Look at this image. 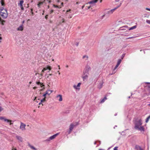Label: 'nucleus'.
<instances>
[{
  "label": "nucleus",
  "instance_id": "obj_57",
  "mask_svg": "<svg viewBox=\"0 0 150 150\" xmlns=\"http://www.w3.org/2000/svg\"><path fill=\"white\" fill-rule=\"evenodd\" d=\"M119 1V0H115L116 1Z\"/></svg>",
  "mask_w": 150,
  "mask_h": 150
},
{
  "label": "nucleus",
  "instance_id": "obj_4",
  "mask_svg": "<svg viewBox=\"0 0 150 150\" xmlns=\"http://www.w3.org/2000/svg\"><path fill=\"white\" fill-rule=\"evenodd\" d=\"M98 0H92L87 3L86 4H90L91 6L92 7L95 5V4L98 1Z\"/></svg>",
  "mask_w": 150,
  "mask_h": 150
},
{
  "label": "nucleus",
  "instance_id": "obj_22",
  "mask_svg": "<svg viewBox=\"0 0 150 150\" xmlns=\"http://www.w3.org/2000/svg\"><path fill=\"white\" fill-rule=\"evenodd\" d=\"M0 2L1 3L2 6H4L5 4L4 3V0H1Z\"/></svg>",
  "mask_w": 150,
  "mask_h": 150
},
{
  "label": "nucleus",
  "instance_id": "obj_31",
  "mask_svg": "<svg viewBox=\"0 0 150 150\" xmlns=\"http://www.w3.org/2000/svg\"><path fill=\"white\" fill-rule=\"evenodd\" d=\"M124 28H128V26H125L123 27H122L121 28L122 29H121L120 30H125V29Z\"/></svg>",
  "mask_w": 150,
  "mask_h": 150
},
{
  "label": "nucleus",
  "instance_id": "obj_54",
  "mask_svg": "<svg viewBox=\"0 0 150 150\" xmlns=\"http://www.w3.org/2000/svg\"><path fill=\"white\" fill-rule=\"evenodd\" d=\"M1 37H0V42H1Z\"/></svg>",
  "mask_w": 150,
  "mask_h": 150
},
{
  "label": "nucleus",
  "instance_id": "obj_21",
  "mask_svg": "<svg viewBox=\"0 0 150 150\" xmlns=\"http://www.w3.org/2000/svg\"><path fill=\"white\" fill-rule=\"evenodd\" d=\"M103 82H102V83H100V84L98 86V88L99 89L101 88L103 86Z\"/></svg>",
  "mask_w": 150,
  "mask_h": 150
},
{
  "label": "nucleus",
  "instance_id": "obj_23",
  "mask_svg": "<svg viewBox=\"0 0 150 150\" xmlns=\"http://www.w3.org/2000/svg\"><path fill=\"white\" fill-rule=\"evenodd\" d=\"M137 28V26L136 25H134V26L131 28H130L129 29V30H133V29H135L136 28Z\"/></svg>",
  "mask_w": 150,
  "mask_h": 150
},
{
  "label": "nucleus",
  "instance_id": "obj_32",
  "mask_svg": "<svg viewBox=\"0 0 150 150\" xmlns=\"http://www.w3.org/2000/svg\"><path fill=\"white\" fill-rule=\"evenodd\" d=\"M0 10L1 12H2V11L7 10L6 9H4V8L3 7L1 8Z\"/></svg>",
  "mask_w": 150,
  "mask_h": 150
},
{
  "label": "nucleus",
  "instance_id": "obj_28",
  "mask_svg": "<svg viewBox=\"0 0 150 150\" xmlns=\"http://www.w3.org/2000/svg\"><path fill=\"white\" fill-rule=\"evenodd\" d=\"M122 60L121 59H119L117 61V64H119V65L120 64Z\"/></svg>",
  "mask_w": 150,
  "mask_h": 150
},
{
  "label": "nucleus",
  "instance_id": "obj_37",
  "mask_svg": "<svg viewBox=\"0 0 150 150\" xmlns=\"http://www.w3.org/2000/svg\"><path fill=\"white\" fill-rule=\"evenodd\" d=\"M72 131H70V130L69 129V130L67 132V133H68V134H70Z\"/></svg>",
  "mask_w": 150,
  "mask_h": 150
},
{
  "label": "nucleus",
  "instance_id": "obj_51",
  "mask_svg": "<svg viewBox=\"0 0 150 150\" xmlns=\"http://www.w3.org/2000/svg\"><path fill=\"white\" fill-rule=\"evenodd\" d=\"M57 72L58 73V74H59V75H60V73L59 72V71H58Z\"/></svg>",
  "mask_w": 150,
  "mask_h": 150
},
{
  "label": "nucleus",
  "instance_id": "obj_8",
  "mask_svg": "<svg viewBox=\"0 0 150 150\" xmlns=\"http://www.w3.org/2000/svg\"><path fill=\"white\" fill-rule=\"evenodd\" d=\"M26 125L24 124L22 122L21 123V125L20 126V129L22 131H24L25 130V127Z\"/></svg>",
  "mask_w": 150,
  "mask_h": 150
},
{
  "label": "nucleus",
  "instance_id": "obj_14",
  "mask_svg": "<svg viewBox=\"0 0 150 150\" xmlns=\"http://www.w3.org/2000/svg\"><path fill=\"white\" fill-rule=\"evenodd\" d=\"M23 24L21 25L20 26H19L17 29L18 31H22L23 30Z\"/></svg>",
  "mask_w": 150,
  "mask_h": 150
},
{
  "label": "nucleus",
  "instance_id": "obj_24",
  "mask_svg": "<svg viewBox=\"0 0 150 150\" xmlns=\"http://www.w3.org/2000/svg\"><path fill=\"white\" fill-rule=\"evenodd\" d=\"M36 83L38 85H40V86L41 87L42 86H44V85L42 84L40 82H36Z\"/></svg>",
  "mask_w": 150,
  "mask_h": 150
},
{
  "label": "nucleus",
  "instance_id": "obj_1",
  "mask_svg": "<svg viewBox=\"0 0 150 150\" xmlns=\"http://www.w3.org/2000/svg\"><path fill=\"white\" fill-rule=\"evenodd\" d=\"M142 124V120L140 119L136 122L135 124L134 128L141 132L144 131V128L143 126H141Z\"/></svg>",
  "mask_w": 150,
  "mask_h": 150
},
{
  "label": "nucleus",
  "instance_id": "obj_40",
  "mask_svg": "<svg viewBox=\"0 0 150 150\" xmlns=\"http://www.w3.org/2000/svg\"><path fill=\"white\" fill-rule=\"evenodd\" d=\"M41 104H42V105H43V104H42V103H41V102H40V103H39V104H38L39 105H41Z\"/></svg>",
  "mask_w": 150,
  "mask_h": 150
},
{
  "label": "nucleus",
  "instance_id": "obj_2",
  "mask_svg": "<svg viewBox=\"0 0 150 150\" xmlns=\"http://www.w3.org/2000/svg\"><path fill=\"white\" fill-rule=\"evenodd\" d=\"M46 1L48 2L49 3H50L51 2V1L50 0H42L41 1L38 2L37 5L38 7L40 8V6L42 5L44 3L46 4L47 3Z\"/></svg>",
  "mask_w": 150,
  "mask_h": 150
},
{
  "label": "nucleus",
  "instance_id": "obj_18",
  "mask_svg": "<svg viewBox=\"0 0 150 150\" xmlns=\"http://www.w3.org/2000/svg\"><path fill=\"white\" fill-rule=\"evenodd\" d=\"M117 67H117L115 66V67L114 68V69L113 70L112 74H111V75H112L113 74H114L116 72V71H115V70L117 68Z\"/></svg>",
  "mask_w": 150,
  "mask_h": 150
},
{
  "label": "nucleus",
  "instance_id": "obj_45",
  "mask_svg": "<svg viewBox=\"0 0 150 150\" xmlns=\"http://www.w3.org/2000/svg\"><path fill=\"white\" fill-rule=\"evenodd\" d=\"M21 8V10H23L24 9V8H23V7H22V8Z\"/></svg>",
  "mask_w": 150,
  "mask_h": 150
},
{
  "label": "nucleus",
  "instance_id": "obj_15",
  "mask_svg": "<svg viewBox=\"0 0 150 150\" xmlns=\"http://www.w3.org/2000/svg\"><path fill=\"white\" fill-rule=\"evenodd\" d=\"M28 146L29 147H30L31 148V149H32L33 150H38V149H37L35 148L33 146L31 145L28 142Z\"/></svg>",
  "mask_w": 150,
  "mask_h": 150
},
{
  "label": "nucleus",
  "instance_id": "obj_38",
  "mask_svg": "<svg viewBox=\"0 0 150 150\" xmlns=\"http://www.w3.org/2000/svg\"><path fill=\"white\" fill-rule=\"evenodd\" d=\"M53 11H54L53 10H52V9L50 11V14L52 13L53 12Z\"/></svg>",
  "mask_w": 150,
  "mask_h": 150
},
{
  "label": "nucleus",
  "instance_id": "obj_52",
  "mask_svg": "<svg viewBox=\"0 0 150 150\" xmlns=\"http://www.w3.org/2000/svg\"><path fill=\"white\" fill-rule=\"evenodd\" d=\"M78 44H79V43H77L76 44V46H78Z\"/></svg>",
  "mask_w": 150,
  "mask_h": 150
},
{
  "label": "nucleus",
  "instance_id": "obj_6",
  "mask_svg": "<svg viewBox=\"0 0 150 150\" xmlns=\"http://www.w3.org/2000/svg\"><path fill=\"white\" fill-rule=\"evenodd\" d=\"M81 84V83H79L77 85H73V87L76 90L79 91L80 89V86Z\"/></svg>",
  "mask_w": 150,
  "mask_h": 150
},
{
  "label": "nucleus",
  "instance_id": "obj_36",
  "mask_svg": "<svg viewBox=\"0 0 150 150\" xmlns=\"http://www.w3.org/2000/svg\"><path fill=\"white\" fill-rule=\"evenodd\" d=\"M118 148V147L116 146L114 148L113 150H118V149H117Z\"/></svg>",
  "mask_w": 150,
  "mask_h": 150
},
{
  "label": "nucleus",
  "instance_id": "obj_10",
  "mask_svg": "<svg viewBox=\"0 0 150 150\" xmlns=\"http://www.w3.org/2000/svg\"><path fill=\"white\" fill-rule=\"evenodd\" d=\"M83 75L82 76V77L83 79V81H85L88 78V75L87 74H85L84 72H83Z\"/></svg>",
  "mask_w": 150,
  "mask_h": 150
},
{
  "label": "nucleus",
  "instance_id": "obj_25",
  "mask_svg": "<svg viewBox=\"0 0 150 150\" xmlns=\"http://www.w3.org/2000/svg\"><path fill=\"white\" fill-rule=\"evenodd\" d=\"M83 58L85 59V60H87L88 58V57L87 55H84L83 57Z\"/></svg>",
  "mask_w": 150,
  "mask_h": 150
},
{
  "label": "nucleus",
  "instance_id": "obj_59",
  "mask_svg": "<svg viewBox=\"0 0 150 150\" xmlns=\"http://www.w3.org/2000/svg\"><path fill=\"white\" fill-rule=\"evenodd\" d=\"M36 87H34V88H34V89H36Z\"/></svg>",
  "mask_w": 150,
  "mask_h": 150
},
{
  "label": "nucleus",
  "instance_id": "obj_42",
  "mask_svg": "<svg viewBox=\"0 0 150 150\" xmlns=\"http://www.w3.org/2000/svg\"><path fill=\"white\" fill-rule=\"evenodd\" d=\"M18 6H20V8H22V7H23V5H18Z\"/></svg>",
  "mask_w": 150,
  "mask_h": 150
},
{
  "label": "nucleus",
  "instance_id": "obj_53",
  "mask_svg": "<svg viewBox=\"0 0 150 150\" xmlns=\"http://www.w3.org/2000/svg\"><path fill=\"white\" fill-rule=\"evenodd\" d=\"M119 64H117V65H116V66H117V67H118L119 66Z\"/></svg>",
  "mask_w": 150,
  "mask_h": 150
},
{
  "label": "nucleus",
  "instance_id": "obj_20",
  "mask_svg": "<svg viewBox=\"0 0 150 150\" xmlns=\"http://www.w3.org/2000/svg\"><path fill=\"white\" fill-rule=\"evenodd\" d=\"M107 99V98L106 97H105L103 98L102 99L100 103H103L104 101Z\"/></svg>",
  "mask_w": 150,
  "mask_h": 150
},
{
  "label": "nucleus",
  "instance_id": "obj_35",
  "mask_svg": "<svg viewBox=\"0 0 150 150\" xmlns=\"http://www.w3.org/2000/svg\"><path fill=\"white\" fill-rule=\"evenodd\" d=\"M146 21L147 23L150 24V20H147Z\"/></svg>",
  "mask_w": 150,
  "mask_h": 150
},
{
  "label": "nucleus",
  "instance_id": "obj_9",
  "mask_svg": "<svg viewBox=\"0 0 150 150\" xmlns=\"http://www.w3.org/2000/svg\"><path fill=\"white\" fill-rule=\"evenodd\" d=\"M16 139L18 140L19 142H23V138L21 136L17 135L16 136Z\"/></svg>",
  "mask_w": 150,
  "mask_h": 150
},
{
  "label": "nucleus",
  "instance_id": "obj_27",
  "mask_svg": "<svg viewBox=\"0 0 150 150\" xmlns=\"http://www.w3.org/2000/svg\"><path fill=\"white\" fill-rule=\"evenodd\" d=\"M53 6H54V7L55 8H61V6H57V5H54V4L53 5Z\"/></svg>",
  "mask_w": 150,
  "mask_h": 150
},
{
  "label": "nucleus",
  "instance_id": "obj_63",
  "mask_svg": "<svg viewBox=\"0 0 150 150\" xmlns=\"http://www.w3.org/2000/svg\"><path fill=\"white\" fill-rule=\"evenodd\" d=\"M49 8V6H48V8Z\"/></svg>",
  "mask_w": 150,
  "mask_h": 150
},
{
  "label": "nucleus",
  "instance_id": "obj_60",
  "mask_svg": "<svg viewBox=\"0 0 150 150\" xmlns=\"http://www.w3.org/2000/svg\"><path fill=\"white\" fill-rule=\"evenodd\" d=\"M36 99V97L35 98V99H34V100H35V99Z\"/></svg>",
  "mask_w": 150,
  "mask_h": 150
},
{
  "label": "nucleus",
  "instance_id": "obj_34",
  "mask_svg": "<svg viewBox=\"0 0 150 150\" xmlns=\"http://www.w3.org/2000/svg\"><path fill=\"white\" fill-rule=\"evenodd\" d=\"M92 7V6H91V5L89 6H86V7L87 8L86 9H89Z\"/></svg>",
  "mask_w": 150,
  "mask_h": 150
},
{
  "label": "nucleus",
  "instance_id": "obj_44",
  "mask_svg": "<svg viewBox=\"0 0 150 150\" xmlns=\"http://www.w3.org/2000/svg\"><path fill=\"white\" fill-rule=\"evenodd\" d=\"M69 16H70V18H71L72 17V14L70 15Z\"/></svg>",
  "mask_w": 150,
  "mask_h": 150
},
{
  "label": "nucleus",
  "instance_id": "obj_55",
  "mask_svg": "<svg viewBox=\"0 0 150 150\" xmlns=\"http://www.w3.org/2000/svg\"><path fill=\"white\" fill-rule=\"evenodd\" d=\"M57 2H60V0H58L57 1Z\"/></svg>",
  "mask_w": 150,
  "mask_h": 150
},
{
  "label": "nucleus",
  "instance_id": "obj_7",
  "mask_svg": "<svg viewBox=\"0 0 150 150\" xmlns=\"http://www.w3.org/2000/svg\"><path fill=\"white\" fill-rule=\"evenodd\" d=\"M51 69V67L49 66H47L45 67H44L42 71V73H43L45 71L47 70H49L50 71Z\"/></svg>",
  "mask_w": 150,
  "mask_h": 150
},
{
  "label": "nucleus",
  "instance_id": "obj_39",
  "mask_svg": "<svg viewBox=\"0 0 150 150\" xmlns=\"http://www.w3.org/2000/svg\"><path fill=\"white\" fill-rule=\"evenodd\" d=\"M46 93H45L43 95V96L44 97V98H45V97H46Z\"/></svg>",
  "mask_w": 150,
  "mask_h": 150
},
{
  "label": "nucleus",
  "instance_id": "obj_50",
  "mask_svg": "<svg viewBox=\"0 0 150 150\" xmlns=\"http://www.w3.org/2000/svg\"><path fill=\"white\" fill-rule=\"evenodd\" d=\"M24 22H25V21H23L22 22V24L23 23H24Z\"/></svg>",
  "mask_w": 150,
  "mask_h": 150
},
{
  "label": "nucleus",
  "instance_id": "obj_12",
  "mask_svg": "<svg viewBox=\"0 0 150 150\" xmlns=\"http://www.w3.org/2000/svg\"><path fill=\"white\" fill-rule=\"evenodd\" d=\"M56 98L59 101H61L62 100V96L61 95H58Z\"/></svg>",
  "mask_w": 150,
  "mask_h": 150
},
{
  "label": "nucleus",
  "instance_id": "obj_64",
  "mask_svg": "<svg viewBox=\"0 0 150 150\" xmlns=\"http://www.w3.org/2000/svg\"><path fill=\"white\" fill-rule=\"evenodd\" d=\"M14 149V150H17V149Z\"/></svg>",
  "mask_w": 150,
  "mask_h": 150
},
{
  "label": "nucleus",
  "instance_id": "obj_33",
  "mask_svg": "<svg viewBox=\"0 0 150 150\" xmlns=\"http://www.w3.org/2000/svg\"><path fill=\"white\" fill-rule=\"evenodd\" d=\"M146 83L148 84V87L149 88V90L150 91V83H149L148 82H146Z\"/></svg>",
  "mask_w": 150,
  "mask_h": 150
},
{
  "label": "nucleus",
  "instance_id": "obj_19",
  "mask_svg": "<svg viewBox=\"0 0 150 150\" xmlns=\"http://www.w3.org/2000/svg\"><path fill=\"white\" fill-rule=\"evenodd\" d=\"M116 8H114L113 9L111 10L110 11H108V13H109L112 14V13L113 12V11L115 10Z\"/></svg>",
  "mask_w": 150,
  "mask_h": 150
},
{
  "label": "nucleus",
  "instance_id": "obj_26",
  "mask_svg": "<svg viewBox=\"0 0 150 150\" xmlns=\"http://www.w3.org/2000/svg\"><path fill=\"white\" fill-rule=\"evenodd\" d=\"M23 0H21L20 1V3L18 4V5H23Z\"/></svg>",
  "mask_w": 150,
  "mask_h": 150
},
{
  "label": "nucleus",
  "instance_id": "obj_43",
  "mask_svg": "<svg viewBox=\"0 0 150 150\" xmlns=\"http://www.w3.org/2000/svg\"><path fill=\"white\" fill-rule=\"evenodd\" d=\"M71 11V10L70 9H69V10H67V11H66V13H67V12H68L69 11Z\"/></svg>",
  "mask_w": 150,
  "mask_h": 150
},
{
  "label": "nucleus",
  "instance_id": "obj_11",
  "mask_svg": "<svg viewBox=\"0 0 150 150\" xmlns=\"http://www.w3.org/2000/svg\"><path fill=\"white\" fill-rule=\"evenodd\" d=\"M134 149L136 150H144L140 146L137 145H135Z\"/></svg>",
  "mask_w": 150,
  "mask_h": 150
},
{
  "label": "nucleus",
  "instance_id": "obj_29",
  "mask_svg": "<svg viewBox=\"0 0 150 150\" xmlns=\"http://www.w3.org/2000/svg\"><path fill=\"white\" fill-rule=\"evenodd\" d=\"M45 101H46L45 98H43L41 100L40 102H41V103H42V104H43V103L44 102H45Z\"/></svg>",
  "mask_w": 150,
  "mask_h": 150
},
{
  "label": "nucleus",
  "instance_id": "obj_41",
  "mask_svg": "<svg viewBox=\"0 0 150 150\" xmlns=\"http://www.w3.org/2000/svg\"><path fill=\"white\" fill-rule=\"evenodd\" d=\"M146 9L147 10H148V11H150V8H146Z\"/></svg>",
  "mask_w": 150,
  "mask_h": 150
},
{
  "label": "nucleus",
  "instance_id": "obj_13",
  "mask_svg": "<svg viewBox=\"0 0 150 150\" xmlns=\"http://www.w3.org/2000/svg\"><path fill=\"white\" fill-rule=\"evenodd\" d=\"M91 69V68L88 66L86 67L85 70V71H83L85 72V74L86 73L87 74L88 73V72Z\"/></svg>",
  "mask_w": 150,
  "mask_h": 150
},
{
  "label": "nucleus",
  "instance_id": "obj_17",
  "mask_svg": "<svg viewBox=\"0 0 150 150\" xmlns=\"http://www.w3.org/2000/svg\"><path fill=\"white\" fill-rule=\"evenodd\" d=\"M52 92V91H50L48 90L45 93L46 95H50Z\"/></svg>",
  "mask_w": 150,
  "mask_h": 150
},
{
  "label": "nucleus",
  "instance_id": "obj_30",
  "mask_svg": "<svg viewBox=\"0 0 150 150\" xmlns=\"http://www.w3.org/2000/svg\"><path fill=\"white\" fill-rule=\"evenodd\" d=\"M150 119V115H149L147 118L146 119V122H147L149 119Z\"/></svg>",
  "mask_w": 150,
  "mask_h": 150
},
{
  "label": "nucleus",
  "instance_id": "obj_56",
  "mask_svg": "<svg viewBox=\"0 0 150 150\" xmlns=\"http://www.w3.org/2000/svg\"><path fill=\"white\" fill-rule=\"evenodd\" d=\"M102 1V0H100V3H101Z\"/></svg>",
  "mask_w": 150,
  "mask_h": 150
},
{
  "label": "nucleus",
  "instance_id": "obj_46",
  "mask_svg": "<svg viewBox=\"0 0 150 150\" xmlns=\"http://www.w3.org/2000/svg\"><path fill=\"white\" fill-rule=\"evenodd\" d=\"M2 110V108L1 107H0V112Z\"/></svg>",
  "mask_w": 150,
  "mask_h": 150
},
{
  "label": "nucleus",
  "instance_id": "obj_61",
  "mask_svg": "<svg viewBox=\"0 0 150 150\" xmlns=\"http://www.w3.org/2000/svg\"><path fill=\"white\" fill-rule=\"evenodd\" d=\"M44 12V11H43V13H42V15H43Z\"/></svg>",
  "mask_w": 150,
  "mask_h": 150
},
{
  "label": "nucleus",
  "instance_id": "obj_49",
  "mask_svg": "<svg viewBox=\"0 0 150 150\" xmlns=\"http://www.w3.org/2000/svg\"><path fill=\"white\" fill-rule=\"evenodd\" d=\"M84 6H85L84 5L83 6H82V8L83 9L84 8Z\"/></svg>",
  "mask_w": 150,
  "mask_h": 150
},
{
  "label": "nucleus",
  "instance_id": "obj_48",
  "mask_svg": "<svg viewBox=\"0 0 150 150\" xmlns=\"http://www.w3.org/2000/svg\"><path fill=\"white\" fill-rule=\"evenodd\" d=\"M47 17H48V16L47 15H46L45 16V18L47 19Z\"/></svg>",
  "mask_w": 150,
  "mask_h": 150
},
{
  "label": "nucleus",
  "instance_id": "obj_58",
  "mask_svg": "<svg viewBox=\"0 0 150 150\" xmlns=\"http://www.w3.org/2000/svg\"><path fill=\"white\" fill-rule=\"evenodd\" d=\"M49 76H51L52 75V74H49Z\"/></svg>",
  "mask_w": 150,
  "mask_h": 150
},
{
  "label": "nucleus",
  "instance_id": "obj_62",
  "mask_svg": "<svg viewBox=\"0 0 150 150\" xmlns=\"http://www.w3.org/2000/svg\"><path fill=\"white\" fill-rule=\"evenodd\" d=\"M99 150H104L103 149H99Z\"/></svg>",
  "mask_w": 150,
  "mask_h": 150
},
{
  "label": "nucleus",
  "instance_id": "obj_3",
  "mask_svg": "<svg viewBox=\"0 0 150 150\" xmlns=\"http://www.w3.org/2000/svg\"><path fill=\"white\" fill-rule=\"evenodd\" d=\"M59 134V133H57L52 136H51L48 138L46 139L45 141V142H49L52 140L54 138Z\"/></svg>",
  "mask_w": 150,
  "mask_h": 150
},
{
  "label": "nucleus",
  "instance_id": "obj_47",
  "mask_svg": "<svg viewBox=\"0 0 150 150\" xmlns=\"http://www.w3.org/2000/svg\"><path fill=\"white\" fill-rule=\"evenodd\" d=\"M63 3L62 2L61 3V5L62 6H63Z\"/></svg>",
  "mask_w": 150,
  "mask_h": 150
},
{
  "label": "nucleus",
  "instance_id": "obj_16",
  "mask_svg": "<svg viewBox=\"0 0 150 150\" xmlns=\"http://www.w3.org/2000/svg\"><path fill=\"white\" fill-rule=\"evenodd\" d=\"M74 125L73 124H71L69 126V129L70 131H72L74 127Z\"/></svg>",
  "mask_w": 150,
  "mask_h": 150
},
{
  "label": "nucleus",
  "instance_id": "obj_5",
  "mask_svg": "<svg viewBox=\"0 0 150 150\" xmlns=\"http://www.w3.org/2000/svg\"><path fill=\"white\" fill-rule=\"evenodd\" d=\"M0 120H4V121L6 122H10V125H11L13 124V123H11V122H13L12 120H10L7 119L5 118L4 117H0Z\"/></svg>",
  "mask_w": 150,
  "mask_h": 150
}]
</instances>
